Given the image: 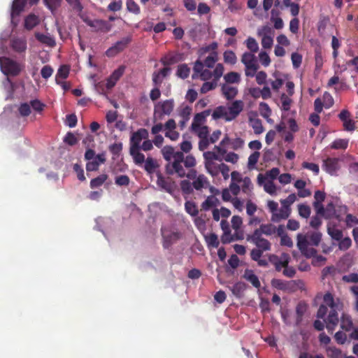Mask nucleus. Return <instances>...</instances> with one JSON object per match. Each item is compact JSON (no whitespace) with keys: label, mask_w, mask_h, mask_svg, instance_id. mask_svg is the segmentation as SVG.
Returning a JSON list of instances; mask_svg holds the SVG:
<instances>
[{"label":"nucleus","mask_w":358,"mask_h":358,"mask_svg":"<svg viewBox=\"0 0 358 358\" xmlns=\"http://www.w3.org/2000/svg\"><path fill=\"white\" fill-rule=\"evenodd\" d=\"M122 143L121 142H118L110 145L108 147V150L113 155H114L115 157H119L122 150Z\"/></svg>","instance_id":"nucleus-51"},{"label":"nucleus","mask_w":358,"mask_h":358,"mask_svg":"<svg viewBox=\"0 0 358 358\" xmlns=\"http://www.w3.org/2000/svg\"><path fill=\"white\" fill-rule=\"evenodd\" d=\"M348 139H343V138H338L336 139L334 141L332 142L331 145V148L332 149H342L345 150L348 148Z\"/></svg>","instance_id":"nucleus-42"},{"label":"nucleus","mask_w":358,"mask_h":358,"mask_svg":"<svg viewBox=\"0 0 358 358\" xmlns=\"http://www.w3.org/2000/svg\"><path fill=\"white\" fill-rule=\"evenodd\" d=\"M192 131L196 134L198 137L200 138L199 142V149L201 151H204L208 147V138L209 136V128L207 126H197L194 124V129H192Z\"/></svg>","instance_id":"nucleus-9"},{"label":"nucleus","mask_w":358,"mask_h":358,"mask_svg":"<svg viewBox=\"0 0 358 358\" xmlns=\"http://www.w3.org/2000/svg\"><path fill=\"white\" fill-rule=\"evenodd\" d=\"M210 114V110H206L199 113H196L193 119L191 128L194 129V124L197 126H202V124L206 122V117Z\"/></svg>","instance_id":"nucleus-24"},{"label":"nucleus","mask_w":358,"mask_h":358,"mask_svg":"<svg viewBox=\"0 0 358 358\" xmlns=\"http://www.w3.org/2000/svg\"><path fill=\"white\" fill-rule=\"evenodd\" d=\"M217 46L218 45L217 42H213L208 45L201 48L199 50L200 56H202L208 52L210 53L217 52Z\"/></svg>","instance_id":"nucleus-48"},{"label":"nucleus","mask_w":358,"mask_h":358,"mask_svg":"<svg viewBox=\"0 0 358 358\" xmlns=\"http://www.w3.org/2000/svg\"><path fill=\"white\" fill-rule=\"evenodd\" d=\"M335 213H336V211L334 209V206L333 203L331 202L327 206V208H325V218L330 219L334 215H335V217L337 220H341L339 215H335Z\"/></svg>","instance_id":"nucleus-53"},{"label":"nucleus","mask_w":358,"mask_h":358,"mask_svg":"<svg viewBox=\"0 0 358 358\" xmlns=\"http://www.w3.org/2000/svg\"><path fill=\"white\" fill-rule=\"evenodd\" d=\"M178 61L177 56L171 54L166 55L160 59V62L166 67L177 63Z\"/></svg>","instance_id":"nucleus-41"},{"label":"nucleus","mask_w":358,"mask_h":358,"mask_svg":"<svg viewBox=\"0 0 358 358\" xmlns=\"http://www.w3.org/2000/svg\"><path fill=\"white\" fill-rule=\"evenodd\" d=\"M186 212L192 216H196L199 213L197 206L193 201H186L185 203Z\"/></svg>","instance_id":"nucleus-46"},{"label":"nucleus","mask_w":358,"mask_h":358,"mask_svg":"<svg viewBox=\"0 0 358 358\" xmlns=\"http://www.w3.org/2000/svg\"><path fill=\"white\" fill-rule=\"evenodd\" d=\"M0 66L2 72L6 76H17L21 71L20 64L7 57H0Z\"/></svg>","instance_id":"nucleus-6"},{"label":"nucleus","mask_w":358,"mask_h":358,"mask_svg":"<svg viewBox=\"0 0 358 358\" xmlns=\"http://www.w3.org/2000/svg\"><path fill=\"white\" fill-rule=\"evenodd\" d=\"M205 166L208 172L213 176H215L219 173L220 169L219 164H216L214 162H205Z\"/></svg>","instance_id":"nucleus-55"},{"label":"nucleus","mask_w":358,"mask_h":358,"mask_svg":"<svg viewBox=\"0 0 358 358\" xmlns=\"http://www.w3.org/2000/svg\"><path fill=\"white\" fill-rule=\"evenodd\" d=\"M207 183V178L203 174H200L192 182V186L196 190H201Z\"/></svg>","instance_id":"nucleus-33"},{"label":"nucleus","mask_w":358,"mask_h":358,"mask_svg":"<svg viewBox=\"0 0 358 358\" xmlns=\"http://www.w3.org/2000/svg\"><path fill=\"white\" fill-rule=\"evenodd\" d=\"M345 222L348 228H351L354 225L358 224V217L350 213H348L346 215Z\"/></svg>","instance_id":"nucleus-62"},{"label":"nucleus","mask_w":358,"mask_h":358,"mask_svg":"<svg viewBox=\"0 0 358 358\" xmlns=\"http://www.w3.org/2000/svg\"><path fill=\"white\" fill-rule=\"evenodd\" d=\"M265 250L253 248L250 252V258L252 260L256 262L259 266L266 267L268 265V261L265 259H261Z\"/></svg>","instance_id":"nucleus-18"},{"label":"nucleus","mask_w":358,"mask_h":358,"mask_svg":"<svg viewBox=\"0 0 358 358\" xmlns=\"http://www.w3.org/2000/svg\"><path fill=\"white\" fill-rule=\"evenodd\" d=\"M19 113L22 117H27L31 113V106L27 103H22L18 108Z\"/></svg>","instance_id":"nucleus-64"},{"label":"nucleus","mask_w":358,"mask_h":358,"mask_svg":"<svg viewBox=\"0 0 358 358\" xmlns=\"http://www.w3.org/2000/svg\"><path fill=\"white\" fill-rule=\"evenodd\" d=\"M69 66L67 65H62L59 67V69L57 71L56 78H62L66 79L68 78L69 74Z\"/></svg>","instance_id":"nucleus-57"},{"label":"nucleus","mask_w":358,"mask_h":358,"mask_svg":"<svg viewBox=\"0 0 358 358\" xmlns=\"http://www.w3.org/2000/svg\"><path fill=\"white\" fill-rule=\"evenodd\" d=\"M296 246L301 255L306 258H311L315 256L317 250L310 246L319 245L322 240V234L319 231H313L305 234L299 233L296 236Z\"/></svg>","instance_id":"nucleus-2"},{"label":"nucleus","mask_w":358,"mask_h":358,"mask_svg":"<svg viewBox=\"0 0 358 358\" xmlns=\"http://www.w3.org/2000/svg\"><path fill=\"white\" fill-rule=\"evenodd\" d=\"M246 46L250 50V52L255 54L259 50V45L256 40L252 37H249L246 41Z\"/></svg>","instance_id":"nucleus-52"},{"label":"nucleus","mask_w":358,"mask_h":358,"mask_svg":"<svg viewBox=\"0 0 358 358\" xmlns=\"http://www.w3.org/2000/svg\"><path fill=\"white\" fill-rule=\"evenodd\" d=\"M246 240L254 244L257 248L265 251H269L271 249V243L263 238L258 230H255L252 234L247 235Z\"/></svg>","instance_id":"nucleus-7"},{"label":"nucleus","mask_w":358,"mask_h":358,"mask_svg":"<svg viewBox=\"0 0 358 358\" xmlns=\"http://www.w3.org/2000/svg\"><path fill=\"white\" fill-rule=\"evenodd\" d=\"M343 306L341 299L335 298L331 293L328 292L324 294L323 303L319 306L316 316L324 320L329 333L332 334L338 324V312L343 310Z\"/></svg>","instance_id":"nucleus-1"},{"label":"nucleus","mask_w":358,"mask_h":358,"mask_svg":"<svg viewBox=\"0 0 358 358\" xmlns=\"http://www.w3.org/2000/svg\"><path fill=\"white\" fill-rule=\"evenodd\" d=\"M204 66L205 65L203 64V62H201L199 59L195 62L194 67H193V71H194V74L192 75L193 79L196 78L199 76V75H200L202 73V71L204 70L203 69Z\"/></svg>","instance_id":"nucleus-56"},{"label":"nucleus","mask_w":358,"mask_h":358,"mask_svg":"<svg viewBox=\"0 0 358 358\" xmlns=\"http://www.w3.org/2000/svg\"><path fill=\"white\" fill-rule=\"evenodd\" d=\"M224 79L228 84L239 83L241 82V76L237 72L231 71L225 74Z\"/></svg>","instance_id":"nucleus-37"},{"label":"nucleus","mask_w":358,"mask_h":358,"mask_svg":"<svg viewBox=\"0 0 358 358\" xmlns=\"http://www.w3.org/2000/svg\"><path fill=\"white\" fill-rule=\"evenodd\" d=\"M219 200L214 196H208L206 199L201 203V210L208 211L211 208L217 206Z\"/></svg>","instance_id":"nucleus-27"},{"label":"nucleus","mask_w":358,"mask_h":358,"mask_svg":"<svg viewBox=\"0 0 358 358\" xmlns=\"http://www.w3.org/2000/svg\"><path fill=\"white\" fill-rule=\"evenodd\" d=\"M45 5L52 11L56 10L61 5L62 0H43Z\"/></svg>","instance_id":"nucleus-61"},{"label":"nucleus","mask_w":358,"mask_h":358,"mask_svg":"<svg viewBox=\"0 0 358 358\" xmlns=\"http://www.w3.org/2000/svg\"><path fill=\"white\" fill-rule=\"evenodd\" d=\"M327 233L333 240L339 241L343 238L342 230L337 229L335 226L328 225Z\"/></svg>","instance_id":"nucleus-35"},{"label":"nucleus","mask_w":358,"mask_h":358,"mask_svg":"<svg viewBox=\"0 0 358 358\" xmlns=\"http://www.w3.org/2000/svg\"><path fill=\"white\" fill-rule=\"evenodd\" d=\"M241 62L245 65V74L252 78L259 69V64L255 54L245 52L241 57Z\"/></svg>","instance_id":"nucleus-5"},{"label":"nucleus","mask_w":358,"mask_h":358,"mask_svg":"<svg viewBox=\"0 0 358 358\" xmlns=\"http://www.w3.org/2000/svg\"><path fill=\"white\" fill-rule=\"evenodd\" d=\"M323 169L331 175H336L339 169V159L335 157H328L323 161Z\"/></svg>","instance_id":"nucleus-14"},{"label":"nucleus","mask_w":358,"mask_h":358,"mask_svg":"<svg viewBox=\"0 0 358 358\" xmlns=\"http://www.w3.org/2000/svg\"><path fill=\"white\" fill-rule=\"evenodd\" d=\"M250 123L255 134L259 135L263 133L264 127L262 120L259 118H250Z\"/></svg>","instance_id":"nucleus-36"},{"label":"nucleus","mask_w":358,"mask_h":358,"mask_svg":"<svg viewBox=\"0 0 358 358\" xmlns=\"http://www.w3.org/2000/svg\"><path fill=\"white\" fill-rule=\"evenodd\" d=\"M182 162L187 169L194 168L196 164V159L192 155H189L186 157H184Z\"/></svg>","instance_id":"nucleus-60"},{"label":"nucleus","mask_w":358,"mask_h":358,"mask_svg":"<svg viewBox=\"0 0 358 358\" xmlns=\"http://www.w3.org/2000/svg\"><path fill=\"white\" fill-rule=\"evenodd\" d=\"M225 63L235 64L237 62L236 54L232 50H227L223 54Z\"/></svg>","instance_id":"nucleus-47"},{"label":"nucleus","mask_w":358,"mask_h":358,"mask_svg":"<svg viewBox=\"0 0 358 358\" xmlns=\"http://www.w3.org/2000/svg\"><path fill=\"white\" fill-rule=\"evenodd\" d=\"M39 23L38 16L34 14L29 15L24 20V27L27 30H31Z\"/></svg>","instance_id":"nucleus-31"},{"label":"nucleus","mask_w":358,"mask_h":358,"mask_svg":"<svg viewBox=\"0 0 358 358\" xmlns=\"http://www.w3.org/2000/svg\"><path fill=\"white\" fill-rule=\"evenodd\" d=\"M208 248H217L220 245L218 236L215 233H210L204 236Z\"/></svg>","instance_id":"nucleus-28"},{"label":"nucleus","mask_w":358,"mask_h":358,"mask_svg":"<svg viewBox=\"0 0 358 358\" xmlns=\"http://www.w3.org/2000/svg\"><path fill=\"white\" fill-rule=\"evenodd\" d=\"M218 60L217 52H210V55L203 60V64L208 68H213Z\"/></svg>","instance_id":"nucleus-40"},{"label":"nucleus","mask_w":358,"mask_h":358,"mask_svg":"<svg viewBox=\"0 0 358 358\" xmlns=\"http://www.w3.org/2000/svg\"><path fill=\"white\" fill-rule=\"evenodd\" d=\"M327 353L329 358H343L341 350L334 346L328 347Z\"/></svg>","instance_id":"nucleus-49"},{"label":"nucleus","mask_w":358,"mask_h":358,"mask_svg":"<svg viewBox=\"0 0 358 358\" xmlns=\"http://www.w3.org/2000/svg\"><path fill=\"white\" fill-rule=\"evenodd\" d=\"M81 17L83 22L87 26L92 27L94 31L107 33L112 28V25L106 20L99 19L90 20L89 17Z\"/></svg>","instance_id":"nucleus-8"},{"label":"nucleus","mask_w":358,"mask_h":358,"mask_svg":"<svg viewBox=\"0 0 358 358\" xmlns=\"http://www.w3.org/2000/svg\"><path fill=\"white\" fill-rule=\"evenodd\" d=\"M162 154L163 155L164 159L169 162H172L175 159L176 152L174 151V148L170 145L164 146L162 150Z\"/></svg>","instance_id":"nucleus-26"},{"label":"nucleus","mask_w":358,"mask_h":358,"mask_svg":"<svg viewBox=\"0 0 358 358\" xmlns=\"http://www.w3.org/2000/svg\"><path fill=\"white\" fill-rule=\"evenodd\" d=\"M27 0H14L11 7L10 16L12 20L15 17H18L20 13L24 10L27 4Z\"/></svg>","instance_id":"nucleus-19"},{"label":"nucleus","mask_w":358,"mask_h":358,"mask_svg":"<svg viewBox=\"0 0 358 358\" xmlns=\"http://www.w3.org/2000/svg\"><path fill=\"white\" fill-rule=\"evenodd\" d=\"M222 94L227 100L233 99L238 93V89L236 87L224 84L221 87Z\"/></svg>","instance_id":"nucleus-23"},{"label":"nucleus","mask_w":358,"mask_h":358,"mask_svg":"<svg viewBox=\"0 0 358 358\" xmlns=\"http://www.w3.org/2000/svg\"><path fill=\"white\" fill-rule=\"evenodd\" d=\"M10 45L15 52L22 53L27 50V41L24 38H13L10 40Z\"/></svg>","instance_id":"nucleus-20"},{"label":"nucleus","mask_w":358,"mask_h":358,"mask_svg":"<svg viewBox=\"0 0 358 358\" xmlns=\"http://www.w3.org/2000/svg\"><path fill=\"white\" fill-rule=\"evenodd\" d=\"M144 163V169L148 173H152L158 166L157 162L152 157H148Z\"/></svg>","instance_id":"nucleus-45"},{"label":"nucleus","mask_w":358,"mask_h":358,"mask_svg":"<svg viewBox=\"0 0 358 358\" xmlns=\"http://www.w3.org/2000/svg\"><path fill=\"white\" fill-rule=\"evenodd\" d=\"M141 149H129V153L132 156L134 162L137 165L143 164L146 159L145 155L140 152Z\"/></svg>","instance_id":"nucleus-30"},{"label":"nucleus","mask_w":358,"mask_h":358,"mask_svg":"<svg viewBox=\"0 0 358 358\" xmlns=\"http://www.w3.org/2000/svg\"><path fill=\"white\" fill-rule=\"evenodd\" d=\"M298 210L299 214L301 217L303 218H308L310 217L311 210L310 206L305 204H299L298 205Z\"/></svg>","instance_id":"nucleus-54"},{"label":"nucleus","mask_w":358,"mask_h":358,"mask_svg":"<svg viewBox=\"0 0 358 358\" xmlns=\"http://www.w3.org/2000/svg\"><path fill=\"white\" fill-rule=\"evenodd\" d=\"M212 116L215 120L223 118L226 120V117H227V108L224 106L216 108L213 112Z\"/></svg>","instance_id":"nucleus-43"},{"label":"nucleus","mask_w":358,"mask_h":358,"mask_svg":"<svg viewBox=\"0 0 358 358\" xmlns=\"http://www.w3.org/2000/svg\"><path fill=\"white\" fill-rule=\"evenodd\" d=\"M259 232L263 235L271 236L276 232V227L272 224H262L259 229H256Z\"/></svg>","instance_id":"nucleus-29"},{"label":"nucleus","mask_w":358,"mask_h":358,"mask_svg":"<svg viewBox=\"0 0 358 358\" xmlns=\"http://www.w3.org/2000/svg\"><path fill=\"white\" fill-rule=\"evenodd\" d=\"M175 102L173 99L158 101L154 106L153 121H162L166 115L169 116L173 111Z\"/></svg>","instance_id":"nucleus-3"},{"label":"nucleus","mask_w":358,"mask_h":358,"mask_svg":"<svg viewBox=\"0 0 358 358\" xmlns=\"http://www.w3.org/2000/svg\"><path fill=\"white\" fill-rule=\"evenodd\" d=\"M68 5L70 6L71 9L78 14L80 17V14L83 10V6L82 4L81 0H65Z\"/></svg>","instance_id":"nucleus-32"},{"label":"nucleus","mask_w":358,"mask_h":358,"mask_svg":"<svg viewBox=\"0 0 358 358\" xmlns=\"http://www.w3.org/2000/svg\"><path fill=\"white\" fill-rule=\"evenodd\" d=\"M105 155L104 152L98 154L91 162H88L86 164L87 171H97L100 164L106 162V159Z\"/></svg>","instance_id":"nucleus-16"},{"label":"nucleus","mask_w":358,"mask_h":358,"mask_svg":"<svg viewBox=\"0 0 358 358\" xmlns=\"http://www.w3.org/2000/svg\"><path fill=\"white\" fill-rule=\"evenodd\" d=\"M190 69L188 67L187 64H182L178 66V69L176 72L177 76L182 79L187 78L189 76Z\"/></svg>","instance_id":"nucleus-38"},{"label":"nucleus","mask_w":358,"mask_h":358,"mask_svg":"<svg viewBox=\"0 0 358 358\" xmlns=\"http://www.w3.org/2000/svg\"><path fill=\"white\" fill-rule=\"evenodd\" d=\"M131 36H127L122 38L121 40L117 41L112 47L108 48L106 52V55L109 57L115 56L120 52L123 51L131 43Z\"/></svg>","instance_id":"nucleus-11"},{"label":"nucleus","mask_w":358,"mask_h":358,"mask_svg":"<svg viewBox=\"0 0 358 358\" xmlns=\"http://www.w3.org/2000/svg\"><path fill=\"white\" fill-rule=\"evenodd\" d=\"M149 137L148 131L146 129L141 128L131 134L130 138L129 149H141V142L143 139H148Z\"/></svg>","instance_id":"nucleus-10"},{"label":"nucleus","mask_w":358,"mask_h":358,"mask_svg":"<svg viewBox=\"0 0 358 358\" xmlns=\"http://www.w3.org/2000/svg\"><path fill=\"white\" fill-rule=\"evenodd\" d=\"M243 278L248 282H250L252 286L255 288H259L261 287V282L257 275H256L252 270L246 269L244 272Z\"/></svg>","instance_id":"nucleus-22"},{"label":"nucleus","mask_w":358,"mask_h":358,"mask_svg":"<svg viewBox=\"0 0 358 358\" xmlns=\"http://www.w3.org/2000/svg\"><path fill=\"white\" fill-rule=\"evenodd\" d=\"M161 231L163 238L162 245L165 249H169L181 238V234L178 231H169L164 229H162Z\"/></svg>","instance_id":"nucleus-12"},{"label":"nucleus","mask_w":358,"mask_h":358,"mask_svg":"<svg viewBox=\"0 0 358 358\" xmlns=\"http://www.w3.org/2000/svg\"><path fill=\"white\" fill-rule=\"evenodd\" d=\"M241 182H243L241 185L243 192L248 194L252 189L251 180L248 177H245Z\"/></svg>","instance_id":"nucleus-58"},{"label":"nucleus","mask_w":358,"mask_h":358,"mask_svg":"<svg viewBox=\"0 0 358 358\" xmlns=\"http://www.w3.org/2000/svg\"><path fill=\"white\" fill-rule=\"evenodd\" d=\"M302 55L298 52H293L291 55V59L293 67L298 69L302 63Z\"/></svg>","instance_id":"nucleus-63"},{"label":"nucleus","mask_w":358,"mask_h":358,"mask_svg":"<svg viewBox=\"0 0 358 358\" xmlns=\"http://www.w3.org/2000/svg\"><path fill=\"white\" fill-rule=\"evenodd\" d=\"M246 289V285L243 282H236L231 288V291L234 296L238 298L242 296L243 292Z\"/></svg>","instance_id":"nucleus-34"},{"label":"nucleus","mask_w":358,"mask_h":358,"mask_svg":"<svg viewBox=\"0 0 358 358\" xmlns=\"http://www.w3.org/2000/svg\"><path fill=\"white\" fill-rule=\"evenodd\" d=\"M184 154L182 152H176L175 159L172 162L167 163L166 165V172L169 175L176 174L179 178H184L186 176V171L182 166Z\"/></svg>","instance_id":"nucleus-4"},{"label":"nucleus","mask_w":358,"mask_h":358,"mask_svg":"<svg viewBox=\"0 0 358 358\" xmlns=\"http://www.w3.org/2000/svg\"><path fill=\"white\" fill-rule=\"evenodd\" d=\"M352 245V240L350 237L347 236L341 238L338 243V248L341 250H347Z\"/></svg>","instance_id":"nucleus-59"},{"label":"nucleus","mask_w":358,"mask_h":358,"mask_svg":"<svg viewBox=\"0 0 358 358\" xmlns=\"http://www.w3.org/2000/svg\"><path fill=\"white\" fill-rule=\"evenodd\" d=\"M308 308V306L305 302L301 301L299 302L296 307V324L299 325L303 320V317L306 312Z\"/></svg>","instance_id":"nucleus-25"},{"label":"nucleus","mask_w":358,"mask_h":358,"mask_svg":"<svg viewBox=\"0 0 358 358\" xmlns=\"http://www.w3.org/2000/svg\"><path fill=\"white\" fill-rule=\"evenodd\" d=\"M108 175L101 174L90 181V187L92 189L101 187L108 179Z\"/></svg>","instance_id":"nucleus-39"},{"label":"nucleus","mask_w":358,"mask_h":358,"mask_svg":"<svg viewBox=\"0 0 358 358\" xmlns=\"http://www.w3.org/2000/svg\"><path fill=\"white\" fill-rule=\"evenodd\" d=\"M35 36H36V38H37V40H38L40 42H41L43 43L47 44L49 46H54L55 45V40L49 36L45 35L43 34H39V33L36 34Z\"/></svg>","instance_id":"nucleus-44"},{"label":"nucleus","mask_w":358,"mask_h":358,"mask_svg":"<svg viewBox=\"0 0 358 358\" xmlns=\"http://www.w3.org/2000/svg\"><path fill=\"white\" fill-rule=\"evenodd\" d=\"M340 327L343 331L346 332L351 331L353 329L354 324L351 317L348 313H343L339 318Z\"/></svg>","instance_id":"nucleus-17"},{"label":"nucleus","mask_w":358,"mask_h":358,"mask_svg":"<svg viewBox=\"0 0 358 358\" xmlns=\"http://www.w3.org/2000/svg\"><path fill=\"white\" fill-rule=\"evenodd\" d=\"M243 107V101L237 100L234 101L231 105L227 109V117L226 121H231L234 120L242 111Z\"/></svg>","instance_id":"nucleus-15"},{"label":"nucleus","mask_w":358,"mask_h":358,"mask_svg":"<svg viewBox=\"0 0 358 358\" xmlns=\"http://www.w3.org/2000/svg\"><path fill=\"white\" fill-rule=\"evenodd\" d=\"M157 185L166 192L172 194L176 189V185L171 178H165L160 173H157Z\"/></svg>","instance_id":"nucleus-13"},{"label":"nucleus","mask_w":358,"mask_h":358,"mask_svg":"<svg viewBox=\"0 0 358 358\" xmlns=\"http://www.w3.org/2000/svg\"><path fill=\"white\" fill-rule=\"evenodd\" d=\"M180 188L183 194H191L193 193V186L192 183H191L187 180H183L180 182Z\"/></svg>","instance_id":"nucleus-50"},{"label":"nucleus","mask_w":358,"mask_h":358,"mask_svg":"<svg viewBox=\"0 0 358 358\" xmlns=\"http://www.w3.org/2000/svg\"><path fill=\"white\" fill-rule=\"evenodd\" d=\"M291 213V208L283 206L278 210L276 213L271 215V221L273 222H279L282 220L287 219Z\"/></svg>","instance_id":"nucleus-21"}]
</instances>
